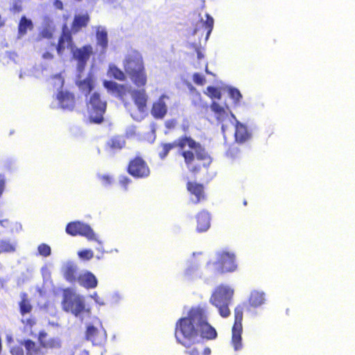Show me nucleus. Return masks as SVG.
<instances>
[{
  "instance_id": "f257e3e1",
  "label": "nucleus",
  "mask_w": 355,
  "mask_h": 355,
  "mask_svg": "<svg viewBox=\"0 0 355 355\" xmlns=\"http://www.w3.org/2000/svg\"><path fill=\"white\" fill-rule=\"evenodd\" d=\"M217 332L207 320V316L202 308L193 307L187 316L178 320L175 323V338L178 343L186 348L188 355H200L199 350L193 345L201 340H214Z\"/></svg>"
},
{
  "instance_id": "f03ea898",
  "label": "nucleus",
  "mask_w": 355,
  "mask_h": 355,
  "mask_svg": "<svg viewBox=\"0 0 355 355\" xmlns=\"http://www.w3.org/2000/svg\"><path fill=\"white\" fill-rule=\"evenodd\" d=\"M159 152L161 159H165L169 152L178 149V154L184 161L188 171L192 174L198 173L202 168L207 169L212 162V158L205 148L189 136H182L171 143H162Z\"/></svg>"
},
{
  "instance_id": "7ed1b4c3",
  "label": "nucleus",
  "mask_w": 355,
  "mask_h": 355,
  "mask_svg": "<svg viewBox=\"0 0 355 355\" xmlns=\"http://www.w3.org/2000/svg\"><path fill=\"white\" fill-rule=\"evenodd\" d=\"M124 71L138 87H144L148 81L144 62L141 54L136 50L128 53L123 61Z\"/></svg>"
},
{
  "instance_id": "20e7f679",
  "label": "nucleus",
  "mask_w": 355,
  "mask_h": 355,
  "mask_svg": "<svg viewBox=\"0 0 355 355\" xmlns=\"http://www.w3.org/2000/svg\"><path fill=\"white\" fill-rule=\"evenodd\" d=\"M234 295V290L229 286L220 284L216 286L213 291L209 302L218 309L222 318H226L231 314L229 306Z\"/></svg>"
},
{
  "instance_id": "39448f33",
  "label": "nucleus",
  "mask_w": 355,
  "mask_h": 355,
  "mask_svg": "<svg viewBox=\"0 0 355 355\" xmlns=\"http://www.w3.org/2000/svg\"><path fill=\"white\" fill-rule=\"evenodd\" d=\"M88 119L91 123L101 124L104 121V114L107 109V102L97 92L92 93L86 101Z\"/></svg>"
},
{
  "instance_id": "423d86ee",
  "label": "nucleus",
  "mask_w": 355,
  "mask_h": 355,
  "mask_svg": "<svg viewBox=\"0 0 355 355\" xmlns=\"http://www.w3.org/2000/svg\"><path fill=\"white\" fill-rule=\"evenodd\" d=\"M216 260L214 262L216 272L219 274L233 272L237 269L235 254L232 252L222 250L216 253Z\"/></svg>"
},
{
  "instance_id": "0eeeda50",
  "label": "nucleus",
  "mask_w": 355,
  "mask_h": 355,
  "mask_svg": "<svg viewBox=\"0 0 355 355\" xmlns=\"http://www.w3.org/2000/svg\"><path fill=\"white\" fill-rule=\"evenodd\" d=\"M126 171L136 179H145L150 175V168L141 155H136L129 160Z\"/></svg>"
},
{
  "instance_id": "6e6552de",
  "label": "nucleus",
  "mask_w": 355,
  "mask_h": 355,
  "mask_svg": "<svg viewBox=\"0 0 355 355\" xmlns=\"http://www.w3.org/2000/svg\"><path fill=\"white\" fill-rule=\"evenodd\" d=\"M243 306L241 304L237 305L234 309V322L232 328V339L231 343L234 350L241 349L242 345V333H243Z\"/></svg>"
},
{
  "instance_id": "1a4fd4ad",
  "label": "nucleus",
  "mask_w": 355,
  "mask_h": 355,
  "mask_svg": "<svg viewBox=\"0 0 355 355\" xmlns=\"http://www.w3.org/2000/svg\"><path fill=\"white\" fill-rule=\"evenodd\" d=\"M52 46H55L57 54L63 58L66 55V51L70 50L71 52L73 50L75 46L71 32L69 31L67 24H64L62 28L61 33L58 37L56 44H51Z\"/></svg>"
},
{
  "instance_id": "9d476101",
  "label": "nucleus",
  "mask_w": 355,
  "mask_h": 355,
  "mask_svg": "<svg viewBox=\"0 0 355 355\" xmlns=\"http://www.w3.org/2000/svg\"><path fill=\"white\" fill-rule=\"evenodd\" d=\"M66 232L72 236L78 235L85 236L89 241L96 240V236L92 227L85 223L76 220L69 223L66 225Z\"/></svg>"
},
{
  "instance_id": "9b49d317",
  "label": "nucleus",
  "mask_w": 355,
  "mask_h": 355,
  "mask_svg": "<svg viewBox=\"0 0 355 355\" xmlns=\"http://www.w3.org/2000/svg\"><path fill=\"white\" fill-rule=\"evenodd\" d=\"M93 54L91 44H85L81 47H74L71 52L72 58L77 62L76 67L79 72L84 71L90 56Z\"/></svg>"
},
{
  "instance_id": "f8f14e48",
  "label": "nucleus",
  "mask_w": 355,
  "mask_h": 355,
  "mask_svg": "<svg viewBox=\"0 0 355 355\" xmlns=\"http://www.w3.org/2000/svg\"><path fill=\"white\" fill-rule=\"evenodd\" d=\"M85 338L91 341L94 345L101 346L106 342V331L103 329L89 325L85 333Z\"/></svg>"
},
{
  "instance_id": "ddd939ff",
  "label": "nucleus",
  "mask_w": 355,
  "mask_h": 355,
  "mask_svg": "<svg viewBox=\"0 0 355 355\" xmlns=\"http://www.w3.org/2000/svg\"><path fill=\"white\" fill-rule=\"evenodd\" d=\"M56 98L62 109L72 111L76 107V96L73 92L60 90L58 92Z\"/></svg>"
},
{
  "instance_id": "4468645a",
  "label": "nucleus",
  "mask_w": 355,
  "mask_h": 355,
  "mask_svg": "<svg viewBox=\"0 0 355 355\" xmlns=\"http://www.w3.org/2000/svg\"><path fill=\"white\" fill-rule=\"evenodd\" d=\"M166 99H169V96L166 94H162L158 99L153 103L150 113L154 119H162L166 115L168 107L165 102Z\"/></svg>"
},
{
  "instance_id": "2eb2a0df",
  "label": "nucleus",
  "mask_w": 355,
  "mask_h": 355,
  "mask_svg": "<svg viewBox=\"0 0 355 355\" xmlns=\"http://www.w3.org/2000/svg\"><path fill=\"white\" fill-rule=\"evenodd\" d=\"M103 86L107 89L108 92L114 94L122 101H124L125 97L129 93V89L126 85L118 84L114 81L104 80Z\"/></svg>"
},
{
  "instance_id": "dca6fc26",
  "label": "nucleus",
  "mask_w": 355,
  "mask_h": 355,
  "mask_svg": "<svg viewBox=\"0 0 355 355\" xmlns=\"http://www.w3.org/2000/svg\"><path fill=\"white\" fill-rule=\"evenodd\" d=\"M96 46L99 48L100 53L105 54L108 49L109 38L108 33L105 27L98 26L95 30Z\"/></svg>"
},
{
  "instance_id": "f3484780",
  "label": "nucleus",
  "mask_w": 355,
  "mask_h": 355,
  "mask_svg": "<svg viewBox=\"0 0 355 355\" xmlns=\"http://www.w3.org/2000/svg\"><path fill=\"white\" fill-rule=\"evenodd\" d=\"M47 333L42 330L39 331L37 335V340L40 347L44 349H58L61 347V341L57 337L47 338Z\"/></svg>"
},
{
  "instance_id": "a211bd4d",
  "label": "nucleus",
  "mask_w": 355,
  "mask_h": 355,
  "mask_svg": "<svg viewBox=\"0 0 355 355\" xmlns=\"http://www.w3.org/2000/svg\"><path fill=\"white\" fill-rule=\"evenodd\" d=\"M187 189L191 195L195 196L196 198L193 200V203L198 204L206 199L205 187L202 184L189 181L187 183Z\"/></svg>"
},
{
  "instance_id": "6ab92c4d",
  "label": "nucleus",
  "mask_w": 355,
  "mask_h": 355,
  "mask_svg": "<svg viewBox=\"0 0 355 355\" xmlns=\"http://www.w3.org/2000/svg\"><path fill=\"white\" fill-rule=\"evenodd\" d=\"M62 272L66 281L71 284L78 282L79 275L78 266L71 262L67 263L62 268Z\"/></svg>"
},
{
  "instance_id": "aec40b11",
  "label": "nucleus",
  "mask_w": 355,
  "mask_h": 355,
  "mask_svg": "<svg viewBox=\"0 0 355 355\" xmlns=\"http://www.w3.org/2000/svg\"><path fill=\"white\" fill-rule=\"evenodd\" d=\"M132 98L138 110L144 112L147 107L148 95L145 89H134L132 93Z\"/></svg>"
},
{
  "instance_id": "412c9836",
  "label": "nucleus",
  "mask_w": 355,
  "mask_h": 355,
  "mask_svg": "<svg viewBox=\"0 0 355 355\" xmlns=\"http://www.w3.org/2000/svg\"><path fill=\"white\" fill-rule=\"evenodd\" d=\"M90 21L89 15L87 13L83 15H76L71 24L69 31L75 35L79 33L83 28H86Z\"/></svg>"
},
{
  "instance_id": "4be33fe9",
  "label": "nucleus",
  "mask_w": 355,
  "mask_h": 355,
  "mask_svg": "<svg viewBox=\"0 0 355 355\" xmlns=\"http://www.w3.org/2000/svg\"><path fill=\"white\" fill-rule=\"evenodd\" d=\"M210 107L214 114L216 121L219 123H223L229 117V114L235 119L234 115L230 110L228 106L224 107L218 103L213 101L210 105Z\"/></svg>"
},
{
  "instance_id": "5701e85b",
  "label": "nucleus",
  "mask_w": 355,
  "mask_h": 355,
  "mask_svg": "<svg viewBox=\"0 0 355 355\" xmlns=\"http://www.w3.org/2000/svg\"><path fill=\"white\" fill-rule=\"evenodd\" d=\"M125 146V140L121 135H114L105 143V150L110 153H114L123 149Z\"/></svg>"
},
{
  "instance_id": "b1692460",
  "label": "nucleus",
  "mask_w": 355,
  "mask_h": 355,
  "mask_svg": "<svg viewBox=\"0 0 355 355\" xmlns=\"http://www.w3.org/2000/svg\"><path fill=\"white\" fill-rule=\"evenodd\" d=\"M234 137L235 141L239 144L246 142L251 137V134L248 130L246 125L239 121H236V122Z\"/></svg>"
},
{
  "instance_id": "393cba45",
  "label": "nucleus",
  "mask_w": 355,
  "mask_h": 355,
  "mask_svg": "<svg viewBox=\"0 0 355 355\" xmlns=\"http://www.w3.org/2000/svg\"><path fill=\"white\" fill-rule=\"evenodd\" d=\"M211 217L209 212L202 210L196 215V230L198 232H204L210 227Z\"/></svg>"
},
{
  "instance_id": "a878e982",
  "label": "nucleus",
  "mask_w": 355,
  "mask_h": 355,
  "mask_svg": "<svg viewBox=\"0 0 355 355\" xmlns=\"http://www.w3.org/2000/svg\"><path fill=\"white\" fill-rule=\"evenodd\" d=\"M78 282L80 286L87 289L94 288L98 284V280L95 275L88 271L79 275Z\"/></svg>"
},
{
  "instance_id": "bb28decb",
  "label": "nucleus",
  "mask_w": 355,
  "mask_h": 355,
  "mask_svg": "<svg viewBox=\"0 0 355 355\" xmlns=\"http://www.w3.org/2000/svg\"><path fill=\"white\" fill-rule=\"evenodd\" d=\"M25 348L26 355H44V353L39 345L31 339H26L21 343Z\"/></svg>"
},
{
  "instance_id": "cd10ccee",
  "label": "nucleus",
  "mask_w": 355,
  "mask_h": 355,
  "mask_svg": "<svg viewBox=\"0 0 355 355\" xmlns=\"http://www.w3.org/2000/svg\"><path fill=\"white\" fill-rule=\"evenodd\" d=\"M248 302L251 306L258 307L265 303V293L262 291H253L250 295Z\"/></svg>"
},
{
  "instance_id": "c85d7f7f",
  "label": "nucleus",
  "mask_w": 355,
  "mask_h": 355,
  "mask_svg": "<svg viewBox=\"0 0 355 355\" xmlns=\"http://www.w3.org/2000/svg\"><path fill=\"white\" fill-rule=\"evenodd\" d=\"M76 85L79 89L86 94H89L94 87L93 78L91 76H87L83 80H76Z\"/></svg>"
},
{
  "instance_id": "c756f323",
  "label": "nucleus",
  "mask_w": 355,
  "mask_h": 355,
  "mask_svg": "<svg viewBox=\"0 0 355 355\" xmlns=\"http://www.w3.org/2000/svg\"><path fill=\"white\" fill-rule=\"evenodd\" d=\"M19 313L22 316L30 313L33 310V306L28 297V295L24 293L21 295V300L19 302Z\"/></svg>"
},
{
  "instance_id": "7c9ffc66",
  "label": "nucleus",
  "mask_w": 355,
  "mask_h": 355,
  "mask_svg": "<svg viewBox=\"0 0 355 355\" xmlns=\"http://www.w3.org/2000/svg\"><path fill=\"white\" fill-rule=\"evenodd\" d=\"M33 28V24L32 21L25 16H22L18 25V36L22 37L26 35L28 30H32Z\"/></svg>"
},
{
  "instance_id": "2f4dec72",
  "label": "nucleus",
  "mask_w": 355,
  "mask_h": 355,
  "mask_svg": "<svg viewBox=\"0 0 355 355\" xmlns=\"http://www.w3.org/2000/svg\"><path fill=\"white\" fill-rule=\"evenodd\" d=\"M125 72H123L120 68L114 64H110L107 69L108 76L119 81H125L126 79Z\"/></svg>"
},
{
  "instance_id": "473e14b6",
  "label": "nucleus",
  "mask_w": 355,
  "mask_h": 355,
  "mask_svg": "<svg viewBox=\"0 0 355 355\" xmlns=\"http://www.w3.org/2000/svg\"><path fill=\"white\" fill-rule=\"evenodd\" d=\"M76 297L69 291L65 290L63 293V299L62 300V307L64 311L69 312L72 309L73 302Z\"/></svg>"
},
{
  "instance_id": "72a5a7b5",
  "label": "nucleus",
  "mask_w": 355,
  "mask_h": 355,
  "mask_svg": "<svg viewBox=\"0 0 355 355\" xmlns=\"http://www.w3.org/2000/svg\"><path fill=\"white\" fill-rule=\"evenodd\" d=\"M85 302L84 301L79 297H76L75 301L73 302L72 309L69 310V312H71L75 315H78L85 310Z\"/></svg>"
},
{
  "instance_id": "f704fd0d",
  "label": "nucleus",
  "mask_w": 355,
  "mask_h": 355,
  "mask_svg": "<svg viewBox=\"0 0 355 355\" xmlns=\"http://www.w3.org/2000/svg\"><path fill=\"white\" fill-rule=\"evenodd\" d=\"M1 252L11 253L16 250V246L14 243L9 240H1L0 241Z\"/></svg>"
},
{
  "instance_id": "c9c22d12",
  "label": "nucleus",
  "mask_w": 355,
  "mask_h": 355,
  "mask_svg": "<svg viewBox=\"0 0 355 355\" xmlns=\"http://www.w3.org/2000/svg\"><path fill=\"white\" fill-rule=\"evenodd\" d=\"M205 93L211 99L216 98L219 100L222 96L220 89L214 86H208L207 92Z\"/></svg>"
},
{
  "instance_id": "e433bc0d",
  "label": "nucleus",
  "mask_w": 355,
  "mask_h": 355,
  "mask_svg": "<svg viewBox=\"0 0 355 355\" xmlns=\"http://www.w3.org/2000/svg\"><path fill=\"white\" fill-rule=\"evenodd\" d=\"M207 19L203 22L202 26L207 32L206 40L208 39L210 33H211L214 27V19L208 14L206 15Z\"/></svg>"
},
{
  "instance_id": "4c0bfd02",
  "label": "nucleus",
  "mask_w": 355,
  "mask_h": 355,
  "mask_svg": "<svg viewBox=\"0 0 355 355\" xmlns=\"http://www.w3.org/2000/svg\"><path fill=\"white\" fill-rule=\"evenodd\" d=\"M21 322L24 324L25 329H32V328L36 324L37 320L35 317L30 315L28 318H24L21 319Z\"/></svg>"
},
{
  "instance_id": "58836bf2",
  "label": "nucleus",
  "mask_w": 355,
  "mask_h": 355,
  "mask_svg": "<svg viewBox=\"0 0 355 355\" xmlns=\"http://www.w3.org/2000/svg\"><path fill=\"white\" fill-rule=\"evenodd\" d=\"M54 34V28L50 26L44 27L39 33L40 37L46 39H51Z\"/></svg>"
},
{
  "instance_id": "ea45409f",
  "label": "nucleus",
  "mask_w": 355,
  "mask_h": 355,
  "mask_svg": "<svg viewBox=\"0 0 355 355\" xmlns=\"http://www.w3.org/2000/svg\"><path fill=\"white\" fill-rule=\"evenodd\" d=\"M78 257L85 261L90 260L94 257V252L90 249H84L78 252Z\"/></svg>"
},
{
  "instance_id": "a19ab883",
  "label": "nucleus",
  "mask_w": 355,
  "mask_h": 355,
  "mask_svg": "<svg viewBox=\"0 0 355 355\" xmlns=\"http://www.w3.org/2000/svg\"><path fill=\"white\" fill-rule=\"evenodd\" d=\"M38 252L43 257H49L51 253V249L50 246L46 243H42L39 245L37 248Z\"/></svg>"
},
{
  "instance_id": "79ce46f5",
  "label": "nucleus",
  "mask_w": 355,
  "mask_h": 355,
  "mask_svg": "<svg viewBox=\"0 0 355 355\" xmlns=\"http://www.w3.org/2000/svg\"><path fill=\"white\" fill-rule=\"evenodd\" d=\"M228 94L230 97L234 101L235 103H238L242 97V95L239 90L236 88L231 87L228 89Z\"/></svg>"
},
{
  "instance_id": "37998d69",
  "label": "nucleus",
  "mask_w": 355,
  "mask_h": 355,
  "mask_svg": "<svg viewBox=\"0 0 355 355\" xmlns=\"http://www.w3.org/2000/svg\"><path fill=\"white\" fill-rule=\"evenodd\" d=\"M193 81L197 85H203L206 82V79L199 73H195L193 75Z\"/></svg>"
},
{
  "instance_id": "c03bdc74",
  "label": "nucleus",
  "mask_w": 355,
  "mask_h": 355,
  "mask_svg": "<svg viewBox=\"0 0 355 355\" xmlns=\"http://www.w3.org/2000/svg\"><path fill=\"white\" fill-rule=\"evenodd\" d=\"M131 180L128 177L125 175H122L120 177L119 184L125 190L128 189V186Z\"/></svg>"
},
{
  "instance_id": "a18cd8bd",
  "label": "nucleus",
  "mask_w": 355,
  "mask_h": 355,
  "mask_svg": "<svg viewBox=\"0 0 355 355\" xmlns=\"http://www.w3.org/2000/svg\"><path fill=\"white\" fill-rule=\"evenodd\" d=\"M177 121L175 119H170L165 122V126L168 129H173L175 127Z\"/></svg>"
},
{
  "instance_id": "49530a36",
  "label": "nucleus",
  "mask_w": 355,
  "mask_h": 355,
  "mask_svg": "<svg viewBox=\"0 0 355 355\" xmlns=\"http://www.w3.org/2000/svg\"><path fill=\"white\" fill-rule=\"evenodd\" d=\"M5 178L3 175L0 174V196L2 195L5 188Z\"/></svg>"
},
{
  "instance_id": "de8ad7c7",
  "label": "nucleus",
  "mask_w": 355,
  "mask_h": 355,
  "mask_svg": "<svg viewBox=\"0 0 355 355\" xmlns=\"http://www.w3.org/2000/svg\"><path fill=\"white\" fill-rule=\"evenodd\" d=\"M11 11L14 13H16V12H19L21 11L22 10V8H21V6L17 3H15L12 8H11Z\"/></svg>"
},
{
  "instance_id": "09e8293b",
  "label": "nucleus",
  "mask_w": 355,
  "mask_h": 355,
  "mask_svg": "<svg viewBox=\"0 0 355 355\" xmlns=\"http://www.w3.org/2000/svg\"><path fill=\"white\" fill-rule=\"evenodd\" d=\"M101 180L105 184H110L112 182V178L109 175H103Z\"/></svg>"
},
{
  "instance_id": "8fccbe9b",
  "label": "nucleus",
  "mask_w": 355,
  "mask_h": 355,
  "mask_svg": "<svg viewBox=\"0 0 355 355\" xmlns=\"http://www.w3.org/2000/svg\"><path fill=\"white\" fill-rule=\"evenodd\" d=\"M42 58L44 60H53L54 58V55L49 51H46L42 54Z\"/></svg>"
},
{
  "instance_id": "3c124183",
  "label": "nucleus",
  "mask_w": 355,
  "mask_h": 355,
  "mask_svg": "<svg viewBox=\"0 0 355 355\" xmlns=\"http://www.w3.org/2000/svg\"><path fill=\"white\" fill-rule=\"evenodd\" d=\"M53 4L58 9L62 10L63 8L62 2L60 0H55Z\"/></svg>"
},
{
  "instance_id": "603ef678",
  "label": "nucleus",
  "mask_w": 355,
  "mask_h": 355,
  "mask_svg": "<svg viewBox=\"0 0 355 355\" xmlns=\"http://www.w3.org/2000/svg\"><path fill=\"white\" fill-rule=\"evenodd\" d=\"M196 53H197V57L199 60L202 59L204 58V55L199 48L196 49Z\"/></svg>"
},
{
  "instance_id": "864d4df0",
  "label": "nucleus",
  "mask_w": 355,
  "mask_h": 355,
  "mask_svg": "<svg viewBox=\"0 0 355 355\" xmlns=\"http://www.w3.org/2000/svg\"><path fill=\"white\" fill-rule=\"evenodd\" d=\"M211 354V349L209 347H206L204 349L202 354L203 355H210Z\"/></svg>"
},
{
  "instance_id": "5fc2aeb1",
  "label": "nucleus",
  "mask_w": 355,
  "mask_h": 355,
  "mask_svg": "<svg viewBox=\"0 0 355 355\" xmlns=\"http://www.w3.org/2000/svg\"><path fill=\"white\" fill-rule=\"evenodd\" d=\"M182 128L183 131L187 132L188 130V129H189V126L183 125L182 126Z\"/></svg>"
},
{
  "instance_id": "6e6d98bb",
  "label": "nucleus",
  "mask_w": 355,
  "mask_h": 355,
  "mask_svg": "<svg viewBox=\"0 0 355 355\" xmlns=\"http://www.w3.org/2000/svg\"><path fill=\"white\" fill-rule=\"evenodd\" d=\"M221 129H222V130H223V132L225 131V126H224V125H222V126H221Z\"/></svg>"
},
{
  "instance_id": "4d7b16f0",
  "label": "nucleus",
  "mask_w": 355,
  "mask_h": 355,
  "mask_svg": "<svg viewBox=\"0 0 355 355\" xmlns=\"http://www.w3.org/2000/svg\"><path fill=\"white\" fill-rule=\"evenodd\" d=\"M205 71H206V72H207V73H209V71H208V69H207V66L206 67Z\"/></svg>"
}]
</instances>
